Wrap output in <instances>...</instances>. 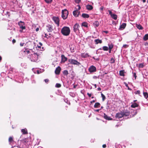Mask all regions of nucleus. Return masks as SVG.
Instances as JSON below:
<instances>
[{
    "label": "nucleus",
    "mask_w": 148,
    "mask_h": 148,
    "mask_svg": "<svg viewBox=\"0 0 148 148\" xmlns=\"http://www.w3.org/2000/svg\"><path fill=\"white\" fill-rule=\"evenodd\" d=\"M49 80L48 79H46L45 80V81L46 83H47L48 82Z\"/></svg>",
    "instance_id": "37998d69"
},
{
    "label": "nucleus",
    "mask_w": 148,
    "mask_h": 148,
    "mask_svg": "<svg viewBox=\"0 0 148 148\" xmlns=\"http://www.w3.org/2000/svg\"><path fill=\"white\" fill-rule=\"evenodd\" d=\"M138 106V105L136 103H134L131 105V107L133 108H134Z\"/></svg>",
    "instance_id": "5701e85b"
},
{
    "label": "nucleus",
    "mask_w": 148,
    "mask_h": 148,
    "mask_svg": "<svg viewBox=\"0 0 148 148\" xmlns=\"http://www.w3.org/2000/svg\"><path fill=\"white\" fill-rule=\"evenodd\" d=\"M56 86L57 88H60L61 86V85L60 84L57 83L56 84Z\"/></svg>",
    "instance_id": "72a5a7b5"
},
{
    "label": "nucleus",
    "mask_w": 148,
    "mask_h": 148,
    "mask_svg": "<svg viewBox=\"0 0 148 148\" xmlns=\"http://www.w3.org/2000/svg\"><path fill=\"white\" fill-rule=\"evenodd\" d=\"M111 51V49H109V53H110Z\"/></svg>",
    "instance_id": "680f3d73"
},
{
    "label": "nucleus",
    "mask_w": 148,
    "mask_h": 148,
    "mask_svg": "<svg viewBox=\"0 0 148 148\" xmlns=\"http://www.w3.org/2000/svg\"><path fill=\"white\" fill-rule=\"evenodd\" d=\"M124 70H121L120 71V75L121 76H124Z\"/></svg>",
    "instance_id": "b1692460"
},
{
    "label": "nucleus",
    "mask_w": 148,
    "mask_h": 148,
    "mask_svg": "<svg viewBox=\"0 0 148 148\" xmlns=\"http://www.w3.org/2000/svg\"><path fill=\"white\" fill-rule=\"evenodd\" d=\"M89 71L90 72H94L96 71V68L93 66H91L89 68Z\"/></svg>",
    "instance_id": "0eeeda50"
},
{
    "label": "nucleus",
    "mask_w": 148,
    "mask_h": 148,
    "mask_svg": "<svg viewBox=\"0 0 148 148\" xmlns=\"http://www.w3.org/2000/svg\"><path fill=\"white\" fill-rule=\"evenodd\" d=\"M101 89L100 87H99L97 88V90L99 91H100Z\"/></svg>",
    "instance_id": "8fccbe9b"
},
{
    "label": "nucleus",
    "mask_w": 148,
    "mask_h": 148,
    "mask_svg": "<svg viewBox=\"0 0 148 148\" xmlns=\"http://www.w3.org/2000/svg\"><path fill=\"white\" fill-rule=\"evenodd\" d=\"M45 2L47 3H49L51 2L52 0H45Z\"/></svg>",
    "instance_id": "c9c22d12"
},
{
    "label": "nucleus",
    "mask_w": 148,
    "mask_h": 148,
    "mask_svg": "<svg viewBox=\"0 0 148 148\" xmlns=\"http://www.w3.org/2000/svg\"><path fill=\"white\" fill-rule=\"evenodd\" d=\"M87 94L88 95V96H89V97H90L91 96V94H89V93H88Z\"/></svg>",
    "instance_id": "c03bdc74"
},
{
    "label": "nucleus",
    "mask_w": 148,
    "mask_h": 148,
    "mask_svg": "<svg viewBox=\"0 0 148 148\" xmlns=\"http://www.w3.org/2000/svg\"><path fill=\"white\" fill-rule=\"evenodd\" d=\"M111 16L113 18L114 20H116L117 19V16L115 14H113Z\"/></svg>",
    "instance_id": "4be33fe9"
},
{
    "label": "nucleus",
    "mask_w": 148,
    "mask_h": 148,
    "mask_svg": "<svg viewBox=\"0 0 148 148\" xmlns=\"http://www.w3.org/2000/svg\"><path fill=\"white\" fill-rule=\"evenodd\" d=\"M123 112H121L120 113H118L116 114V117L119 118H121L123 116Z\"/></svg>",
    "instance_id": "1a4fd4ad"
},
{
    "label": "nucleus",
    "mask_w": 148,
    "mask_h": 148,
    "mask_svg": "<svg viewBox=\"0 0 148 148\" xmlns=\"http://www.w3.org/2000/svg\"><path fill=\"white\" fill-rule=\"evenodd\" d=\"M12 42H13V43H15V42H16V40H15V39H14L12 40Z\"/></svg>",
    "instance_id": "de8ad7c7"
},
{
    "label": "nucleus",
    "mask_w": 148,
    "mask_h": 148,
    "mask_svg": "<svg viewBox=\"0 0 148 148\" xmlns=\"http://www.w3.org/2000/svg\"><path fill=\"white\" fill-rule=\"evenodd\" d=\"M1 57L0 56V60H1Z\"/></svg>",
    "instance_id": "338daca9"
},
{
    "label": "nucleus",
    "mask_w": 148,
    "mask_h": 148,
    "mask_svg": "<svg viewBox=\"0 0 148 148\" xmlns=\"http://www.w3.org/2000/svg\"><path fill=\"white\" fill-rule=\"evenodd\" d=\"M20 31L21 32H22V31L21 30H20Z\"/></svg>",
    "instance_id": "774afa93"
},
{
    "label": "nucleus",
    "mask_w": 148,
    "mask_h": 148,
    "mask_svg": "<svg viewBox=\"0 0 148 148\" xmlns=\"http://www.w3.org/2000/svg\"><path fill=\"white\" fill-rule=\"evenodd\" d=\"M18 24L20 26V28H21L22 30L25 29V28L24 26V23L23 22L20 21L18 23Z\"/></svg>",
    "instance_id": "423d86ee"
},
{
    "label": "nucleus",
    "mask_w": 148,
    "mask_h": 148,
    "mask_svg": "<svg viewBox=\"0 0 148 148\" xmlns=\"http://www.w3.org/2000/svg\"><path fill=\"white\" fill-rule=\"evenodd\" d=\"M114 59L113 58H112L110 60V62L112 63H113L114 62Z\"/></svg>",
    "instance_id": "e433bc0d"
},
{
    "label": "nucleus",
    "mask_w": 148,
    "mask_h": 148,
    "mask_svg": "<svg viewBox=\"0 0 148 148\" xmlns=\"http://www.w3.org/2000/svg\"><path fill=\"white\" fill-rule=\"evenodd\" d=\"M61 70V69L60 67V66H58L56 68L55 71V73L56 74H59L60 73Z\"/></svg>",
    "instance_id": "9d476101"
},
{
    "label": "nucleus",
    "mask_w": 148,
    "mask_h": 148,
    "mask_svg": "<svg viewBox=\"0 0 148 148\" xmlns=\"http://www.w3.org/2000/svg\"><path fill=\"white\" fill-rule=\"evenodd\" d=\"M99 109H97V110H95V111H96V112H98L99 111Z\"/></svg>",
    "instance_id": "6e6d98bb"
},
{
    "label": "nucleus",
    "mask_w": 148,
    "mask_h": 148,
    "mask_svg": "<svg viewBox=\"0 0 148 148\" xmlns=\"http://www.w3.org/2000/svg\"><path fill=\"white\" fill-rule=\"evenodd\" d=\"M81 0H75V1L77 3H79L80 1Z\"/></svg>",
    "instance_id": "ea45409f"
},
{
    "label": "nucleus",
    "mask_w": 148,
    "mask_h": 148,
    "mask_svg": "<svg viewBox=\"0 0 148 148\" xmlns=\"http://www.w3.org/2000/svg\"><path fill=\"white\" fill-rule=\"evenodd\" d=\"M69 61L72 64H75L78 66L81 64L79 62H78L77 61L73 59H69Z\"/></svg>",
    "instance_id": "7ed1b4c3"
},
{
    "label": "nucleus",
    "mask_w": 148,
    "mask_h": 148,
    "mask_svg": "<svg viewBox=\"0 0 148 148\" xmlns=\"http://www.w3.org/2000/svg\"><path fill=\"white\" fill-rule=\"evenodd\" d=\"M47 29L49 32H51L53 30V29L51 25H49L47 26Z\"/></svg>",
    "instance_id": "ddd939ff"
},
{
    "label": "nucleus",
    "mask_w": 148,
    "mask_h": 148,
    "mask_svg": "<svg viewBox=\"0 0 148 148\" xmlns=\"http://www.w3.org/2000/svg\"><path fill=\"white\" fill-rule=\"evenodd\" d=\"M102 147L103 148H105L106 147V145L104 144L102 145Z\"/></svg>",
    "instance_id": "09e8293b"
},
{
    "label": "nucleus",
    "mask_w": 148,
    "mask_h": 148,
    "mask_svg": "<svg viewBox=\"0 0 148 148\" xmlns=\"http://www.w3.org/2000/svg\"><path fill=\"white\" fill-rule=\"evenodd\" d=\"M103 7H101L100 8V9L101 10H103Z\"/></svg>",
    "instance_id": "4d7b16f0"
},
{
    "label": "nucleus",
    "mask_w": 148,
    "mask_h": 148,
    "mask_svg": "<svg viewBox=\"0 0 148 148\" xmlns=\"http://www.w3.org/2000/svg\"><path fill=\"white\" fill-rule=\"evenodd\" d=\"M148 39V34H146L143 37L144 40L146 41Z\"/></svg>",
    "instance_id": "a878e982"
},
{
    "label": "nucleus",
    "mask_w": 148,
    "mask_h": 148,
    "mask_svg": "<svg viewBox=\"0 0 148 148\" xmlns=\"http://www.w3.org/2000/svg\"><path fill=\"white\" fill-rule=\"evenodd\" d=\"M123 116H127L129 115L130 113L129 112H123Z\"/></svg>",
    "instance_id": "a211bd4d"
},
{
    "label": "nucleus",
    "mask_w": 148,
    "mask_h": 148,
    "mask_svg": "<svg viewBox=\"0 0 148 148\" xmlns=\"http://www.w3.org/2000/svg\"><path fill=\"white\" fill-rule=\"evenodd\" d=\"M93 25L95 27H97L99 25V23L98 22L96 21L93 23Z\"/></svg>",
    "instance_id": "412c9836"
},
{
    "label": "nucleus",
    "mask_w": 148,
    "mask_h": 148,
    "mask_svg": "<svg viewBox=\"0 0 148 148\" xmlns=\"http://www.w3.org/2000/svg\"><path fill=\"white\" fill-rule=\"evenodd\" d=\"M82 16L84 18H88L89 17V16L88 14L84 13L82 14Z\"/></svg>",
    "instance_id": "6ab92c4d"
},
{
    "label": "nucleus",
    "mask_w": 148,
    "mask_h": 148,
    "mask_svg": "<svg viewBox=\"0 0 148 148\" xmlns=\"http://www.w3.org/2000/svg\"><path fill=\"white\" fill-rule=\"evenodd\" d=\"M79 24L77 23L75 24L73 27V30L75 32H76L79 31Z\"/></svg>",
    "instance_id": "20e7f679"
},
{
    "label": "nucleus",
    "mask_w": 148,
    "mask_h": 148,
    "mask_svg": "<svg viewBox=\"0 0 148 148\" xmlns=\"http://www.w3.org/2000/svg\"><path fill=\"white\" fill-rule=\"evenodd\" d=\"M68 13V11L66 9H64L62 11V17L64 19L67 18Z\"/></svg>",
    "instance_id": "f03ea898"
},
{
    "label": "nucleus",
    "mask_w": 148,
    "mask_h": 148,
    "mask_svg": "<svg viewBox=\"0 0 148 148\" xmlns=\"http://www.w3.org/2000/svg\"><path fill=\"white\" fill-rule=\"evenodd\" d=\"M136 94H139L140 93V91L139 90H137L135 92Z\"/></svg>",
    "instance_id": "58836bf2"
},
{
    "label": "nucleus",
    "mask_w": 148,
    "mask_h": 148,
    "mask_svg": "<svg viewBox=\"0 0 148 148\" xmlns=\"http://www.w3.org/2000/svg\"><path fill=\"white\" fill-rule=\"evenodd\" d=\"M95 102V100H93L92 101H91L90 102L91 103H92Z\"/></svg>",
    "instance_id": "13d9d810"
},
{
    "label": "nucleus",
    "mask_w": 148,
    "mask_h": 148,
    "mask_svg": "<svg viewBox=\"0 0 148 148\" xmlns=\"http://www.w3.org/2000/svg\"><path fill=\"white\" fill-rule=\"evenodd\" d=\"M101 96L102 98V100L103 101H104L105 99H106V97L101 92Z\"/></svg>",
    "instance_id": "7c9ffc66"
},
{
    "label": "nucleus",
    "mask_w": 148,
    "mask_h": 148,
    "mask_svg": "<svg viewBox=\"0 0 148 148\" xmlns=\"http://www.w3.org/2000/svg\"><path fill=\"white\" fill-rule=\"evenodd\" d=\"M144 65L143 63H140L139 64V68H143L144 67Z\"/></svg>",
    "instance_id": "c756f323"
},
{
    "label": "nucleus",
    "mask_w": 148,
    "mask_h": 148,
    "mask_svg": "<svg viewBox=\"0 0 148 148\" xmlns=\"http://www.w3.org/2000/svg\"><path fill=\"white\" fill-rule=\"evenodd\" d=\"M126 23H123L121 25H120L119 28V29L122 30L124 29L125 28L126 26Z\"/></svg>",
    "instance_id": "f8f14e48"
},
{
    "label": "nucleus",
    "mask_w": 148,
    "mask_h": 148,
    "mask_svg": "<svg viewBox=\"0 0 148 148\" xmlns=\"http://www.w3.org/2000/svg\"><path fill=\"white\" fill-rule=\"evenodd\" d=\"M39 30V28H36V32H37Z\"/></svg>",
    "instance_id": "864d4df0"
},
{
    "label": "nucleus",
    "mask_w": 148,
    "mask_h": 148,
    "mask_svg": "<svg viewBox=\"0 0 148 148\" xmlns=\"http://www.w3.org/2000/svg\"><path fill=\"white\" fill-rule=\"evenodd\" d=\"M77 6L78 7V10H79L81 8L80 6L79 5H78Z\"/></svg>",
    "instance_id": "3c124183"
},
{
    "label": "nucleus",
    "mask_w": 148,
    "mask_h": 148,
    "mask_svg": "<svg viewBox=\"0 0 148 148\" xmlns=\"http://www.w3.org/2000/svg\"><path fill=\"white\" fill-rule=\"evenodd\" d=\"M95 42L96 44H97L99 43L101 44L102 42V40H99V39L95 40Z\"/></svg>",
    "instance_id": "2eb2a0df"
},
{
    "label": "nucleus",
    "mask_w": 148,
    "mask_h": 148,
    "mask_svg": "<svg viewBox=\"0 0 148 148\" xmlns=\"http://www.w3.org/2000/svg\"><path fill=\"white\" fill-rule=\"evenodd\" d=\"M52 19L55 23L58 26H59V18L57 17H53Z\"/></svg>",
    "instance_id": "39448f33"
},
{
    "label": "nucleus",
    "mask_w": 148,
    "mask_h": 148,
    "mask_svg": "<svg viewBox=\"0 0 148 148\" xmlns=\"http://www.w3.org/2000/svg\"><path fill=\"white\" fill-rule=\"evenodd\" d=\"M95 88H96V84H95Z\"/></svg>",
    "instance_id": "69168bd1"
},
{
    "label": "nucleus",
    "mask_w": 148,
    "mask_h": 148,
    "mask_svg": "<svg viewBox=\"0 0 148 148\" xmlns=\"http://www.w3.org/2000/svg\"><path fill=\"white\" fill-rule=\"evenodd\" d=\"M106 33H107L108 32L107 31H104Z\"/></svg>",
    "instance_id": "e2e57ef3"
},
{
    "label": "nucleus",
    "mask_w": 148,
    "mask_h": 148,
    "mask_svg": "<svg viewBox=\"0 0 148 148\" xmlns=\"http://www.w3.org/2000/svg\"><path fill=\"white\" fill-rule=\"evenodd\" d=\"M134 76L135 77V79H136V73H133Z\"/></svg>",
    "instance_id": "a19ab883"
},
{
    "label": "nucleus",
    "mask_w": 148,
    "mask_h": 148,
    "mask_svg": "<svg viewBox=\"0 0 148 148\" xmlns=\"http://www.w3.org/2000/svg\"><path fill=\"white\" fill-rule=\"evenodd\" d=\"M100 105V104L99 103L97 102L95 103L94 106V107L95 108H98L99 107V106Z\"/></svg>",
    "instance_id": "393cba45"
},
{
    "label": "nucleus",
    "mask_w": 148,
    "mask_h": 148,
    "mask_svg": "<svg viewBox=\"0 0 148 148\" xmlns=\"http://www.w3.org/2000/svg\"><path fill=\"white\" fill-rule=\"evenodd\" d=\"M136 27L139 29H142L143 28L142 26L140 24H136Z\"/></svg>",
    "instance_id": "f3484780"
},
{
    "label": "nucleus",
    "mask_w": 148,
    "mask_h": 148,
    "mask_svg": "<svg viewBox=\"0 0 148 148\" xmlns=\"http://www.w3.org/2000/svg\"><path fill=\"white\" fill-rule=\"evenodd\" d=\"M24 44V43H20V45L21 46H23V45Z\"/></svg>",
    "instance_id": "5fc2aeb1"
},
{
    "label": "nucleus",
    "mask_w": 148,
    "mask_h": 148,
    "mask_svg": "<svg viewBox=\"0 0 148 148\" xmlns=\"http://www.w3.org/2000/svg\"><path fill=\"white\" fill-rule=\"evenodd\" d=\"M103 49L104 51H108V48L106 46H104L103 47Z\"/></svg>",
    "instance_id": "2f4dec72"
},
{
    "label": "nucleus",
    "mask_w": 148,
    "mask_h": 148,
    "mask_svg": "<svg viewBox=\"0 0 148 148\" xmlns=\"http://www.w3.org/2000/svg\"><path fill=\"white\" fill-rule=\"evenodd\" d=\"M87 9L88 10H90L92 9L93 7L90 5H87L86 6Z\"/></svg>",
    "instance_id": "dca6fc26"
},
{
    "label": "nucleus",
    "mask_w": 148,
    "mask_h": 148,
    "mask_svg": "<svg viewBox=\"0 0 148 148\" xmlns=\"http://www.w3.org/2000/svg\"><path fill=\"white\" fill-rule=\"evenodd\" d=\"M128 46L126 45H123V47L124 48H126Z\"/></svg>",
    "instance_id": "a18cd8bd"
},
{
    "label": "nucleus",
    "mask_w": 148,
    "mask_h": 148,
    "mask_svg": "<svg viewBox=\"0 0 148 148\" xmlns=\"http://www.w3.org/2000/svg\"><path fill=\"white\" fill-rule=\"evenodd\" d=\"M82 25L85 27H87V23L86 22H83L82 23Z\"/></svg>",
    "instance_id": "cd10ccee"
},
{
    "label": "nucleus",
    "mask_w": 148,
    "mask_h": 148,
    "mask_svg": "<svg viewBox=\"0 0 148 148\" xmlns=\"http://www.w3.org/2000/svg\"><path fill=\"white\" fill-rule=\"evenodd\" d=\"M143 94L144 97L146 98L148 97V95L147 92H143Z\"/></svg>",
    "instance_id": "473e14b6"
},
{
    "label": "nucleus",
    "mask_w": 148,
    "mask_h": 148,
    "mask_svg": "<svg viewBox=\"0 0 148 148\" xmlns=\"http://www.w3.org/2000/svg\"><path fill=\"white\" fill-rule=\"evenodd\" d=\"M108 11L109 12L110 14L111 15V16H112L113 14L112 13L111 11L110 10H108Z\"/></svg>",
    "instance_id": "79ce46f5"
},
{
    "label": "nucleus",
    "mask_w": 148,
    "mask_h": 148,
    "mask_svg": "<svg viewBox=\"0 0 148 148\" xmlns=\"http://www.w3.org/2000/svg\"><path fill=\"white\" fill-rule=\"evenodd\" d=\"M63 74L65 75H67L68 74V73L67 71L66 70H64L63 72Z\"/></svg>",
    "instance_id": "c85d7f7f"
},
{
    "label": "nucleus",
    "mask_w": 148,
    "mask_h": 148,
    "mask_svg": "<svg viewBox=\"0 0 148 148\" xmlns=\"http://www.w3.org/2000/svg\"><path fill=\"white\" fill-rule=\"evenodd\" d=\"M124 84L125 85V86H126L127 87H128V86L127 84L125 82H124Z\"/></svg>",
    "instance_id": "49530a36"
},
{
    "label": "nucleus",
    "mask_w": 148,
    "mask_h": 148,
    "mask_svg": "<svg viewBox=\"0 0 148 148\" xmlns=\"http://www.w3.org/2000/svg\"><path fill=\"white\" fill-rule=\"evenodd\" d=\"M143 0V3H145L146 2V0Z\"/></svg>",
    "instance_id": "052dcab7"
},
{
    "label": "nucleus",
    "mask_w": 148,
    "mask_h": 148,
    "mask_svg": "<svg viewBox=\"0 0 148 148\" xmlns=\"http://www.w3.org/2000/svg\"><path fill=\"white\" fill-rule=\"evenodd\" d=\"M80 12L77 10L74 11L73 12V14L74 16L76 17H77L78 16Z\"/></svg>",
    "instance_id": "6e6552de"
},
{
    "label": "nucleus",
    "mask_w": 148,
    "mask_h": 148,
    "mask_svg": "<svg viewBox=\"0 0 148 148\" xmlns=\"http://www.w3.org/2000/svg\"><path fill=\"white\" fill-rule=\"evenodd\" d=\"M21 132L23 134H27V130L26 129H22L21 130Z\"/></svg>",
    "instance_id": "aec40b11"
},
{
    "label": "nucleus",
    "mask_w": 148,
    "mask_h": 148,
    "mask_svg": "<svg viewBox=\"0 0 148 148\" xmlns=\"http://www.w3.org/2000/svg\"><path fill=\"white\" fill-rule=\"evenodd\" d=\"M61 58H62V61L61 62L63 63L64 62L66 61L67 60V59L66 57L64 56L63 55H61Z\"/></svg>",
    "instance_id": "9b49d317"
},
{
    "label": "nucleus",
    "mask_w": 148,
    "mask_h": 148,
    "mask_svg": "<svg viewBox=\"0 0 148 148\" xmlns=\"http://www.w3.org/2000/svg\"><path fill=\"white\" fill-rule=\"evenodd\" d=\"M82 57L84 58H85L86 57H87L88 56H89V55H88V53H83L82 55Z\"/></svg>",
    "instance_id": "bb28decb"
},
{
    "label": "nucleus",
    "mask_w": 148,
    "mask_h": 148,
    "mask_svg": "<svg viewBox=\"0 0 148 148\" xmlns=\"http://www.w3.org/2000/svg\"><path fill=\"white\" fill-rule=\"evenodd\" d=\"M38 48H41V46H38Z\"/></svg>",
    "instance_id": "0e129e2a"
},
{
    "label": "nucleus",
    "mask_w": 148,
    "mask_h": 148,
    "mask_svg": "<svg viewBox=\"0 0 148 148\" xmlns=\"http://www.w3.org/2000/svg\"><path fill=\"white\" fill-rule=\"evenodd\" d=\"M34 55H36L38 56H39V54H38V53H34Z\"/></svg>",
    "instance_id": "603ef678"
},
{
    "label": "nucleus",
    "mask_w": 148,
    "mask_h": 148,
    "mask_svg": "<svg viewBox=\"0 0 148 148\" xmlns=\"http://www.w3.org/2000/svg\"><path fill=\"white\" fill-rule=\"evenodd\" d=\"M104 118L106 120H112V119L110 118V117L108 116L107 115H106L105 114H104Z\"/></svg>",
    "instance_id": "4468645a"
},
{
    "label": "nucleus",
    "mask_w": 148,
    "mask_h": 148,
    "mask_svg": "<svg viewBox=\"0 0 148 148\" xmlns=\"http://www.w3.org/2000/svg\"><path fill=\"white\" fill-rule=\"evenodd\" d=\"M13 140V138L11 137H10L9 138V142H11Z\"/></svg>",
    "instance_id": "4c0bfd02"
},
{
    "label": "nucleus",
    "mask_w": 148,
    "mask_h": 148,
    "mask_svg": "<svg viewBox=\"0 0 148 148\" xmlns=\"http://www.w3.org/2000/svg\"><path fill=\"white\" fill-rule=\"evenodd\" d=\"M39 44L40 45V46L42 45V44L41 42H40Z\"/></svg>",
    "instance_id": "bf43d9fd"
},
{
    "label": "nucleus",
    "mask_w": 148,
    "mask_h": 148,
    "mask_svg": "<svg viewBox=\"0 0 148 148\" xmlns=\"http://www.w3.org/2000/svg\"><path fill=\"white\" fill-rule=\"evenodd\" d=\"M109 46V49H112L113 47V45L111 44L110 45H108Z\"/></svg>",
    "instance_id": "f704fd0d"
},
{
    "label": "nucleus",
    "mask_w": 148,
    "mask_h": 148,
    "mask_svg": "<svg viewBox=\"0 0 148 148\" xmlns=\"http://www.w3.org/2000/svg\"><path fill=\"white\" fill-rule=\"evenodd\" d=\"M61 32L65 36H68L70 33V30L69 27H64L61 30Z\"/></svg>",
    "instance_id": "f257e3e1"
}]
</instances>
